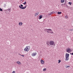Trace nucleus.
Wrapping results in <instances>:
<instances>
[{"instance_id": "obj_26", "label": "nucleus", "mask_w": 73, "mask_h": 73, "mask_svg": "<svg viewBox=\"0 0 73 73\" xmlns=\"http://www.w3.org/2000/svg\"><path fill=\"white\" fill-rule=\"evenodd\" d=\"M70 31H73V29H71L70 30Z\"/></svg>"}, {"instance_id": "obj_25", "label": "nucleus", "mask_w": 73, "mask_h": 73, "mask_svg": "<svg viewBox=\"0 0 73 73\" xmlns=\"http://www.w3.org/2000/svg\"><path fill=\"white\" fill-rule=\"evenodd\" d=\"M20 55H21V56H23V57H24V55H21L20 54Z\"/></svg>"}, {"instance_id": "obj_30", "label": "nucleus", "mask_w": 73, "mask_h": 73, "mask_svg": "<svg viewBox=\"0 0 73 73\" xmlns=\"http://www.w3.org/2000/svg\"><path fill=\"white\" fill-rule=\"evenodd\" d=\"M66 0L65 3L64 4V5H65V4L66 3Z\"/></svg>"}, {"instance_id": "obj_12", "label": "nucleus", "mask_w": 73, "mask_h": 73, "mask_svg": "<svg viewBox=\"0 0 73 73\" xmlns=\"http://www.w3.org/2000/svg\"><path fill=\"white\" fill-rule=\"evenodd\" d=\"M46 44H47V45H49V46H50V45H49V42L48 41H47L46 43Z\"/></svg>"}, {"instance_id": "obj_15", "label": "nucleus", "mask_w": 73, "mask_h": 73, "mask_svg": "<svg viewBox=\"0 0 73 73\" xmlns=\"http://www.w3.org/2000/svg\"><path fill=\"white\" fill-rule=\"evenodd\" d=\"M61 12H58V15H60V14H61Z\"/></svg>"}, {"instance_id": "obj_11", "label": "nucleus", "mask_w": 73, "mask_h": 73, "mask_svg": "<svg viewBox=\"0 0 73 73\" xmlns=\"http://www.w3.org/2000/svg\"><path fill=\"white\" fill-rule=\"evenodd\" d=\"M36 53H35L34 52L32 54V56H36Z\"/></svg>"}, {"instance_id": "obj_27", "label": "nucleus", "mask_w": 73, "mask_h": 73, "mask_svg": "<svg viewBox=\"0 0 73 73\" xmlns=\"http://www.w3.org/2000/svg\"><path fill=\"white\" fill-rule=\"evenodd\" d=\"M50 13L51 15H52V14H53V12H51V13Z\"/></svg>"}, {"instance_id": "obj_32", "label": "nucleus", "mask_w": 73, "mask_h": 73, "mask_svg": "<svg viewBox=\"0 0 73 73\" xmlns=\"http://www.w3.org/2000/svg\"><path fill=\"white\" fill-rule=\"evenodd\" d=\"M52 12H53V13H54V12L52 11Z\"/></svg>"}, {"instance_id": "obj_19", "label": "nucleus", "mask_w": 73, "mask_h": 73, "mask_svg": "<svg viewBox=\"0 0 73 73\" xmlns=\"http://www.w3.org/2000/svg\"><path fill=\"white\" fill-rule=\"evenodd\" d=\"M66 68H69V67H70V66H66Z\"/></svg>"}, {"instance_id": "obj_7", "label": "nucleus", "mask_w": 73, "mask_h": 73, "mask_svg": "<svg viewBox=\"0 0 73 73\" xmlns=\"http://www.w3.org/2000/svg\"><path fill=\"white\" fill-rule=\"evenodd\" d=\"M40 62L42 64H44V61H43L42 60H40Z\"/></svg>"}, {"instance_id": "obj_14", "label": "nucleus", "mask_w": 73, "mask_h": 73, "mask_svg": "<svg viewBox=\"0 0 73 73\" xmlns=\"http://www.w3.org/2000/svg\"><path fill=\"white\" fill-rule=\"evenodd\" d=\"M64 1H65V0H61V3H64Z\"/></svg>"}, {"instance_id": "obj_8", "label": "nucleus", "mask_w": 73, "mask_h": 73, "mask_svg": "<svg viewBox=\"0 0 73 73\" xmlns=\"http://www.w3.org/2000/svg\"><path fill=\"white\" fill-rule=\"evenodd\" d=\"M38 14H39V12H38L37 13H36L35 14V16H37L38 15Z\"/></svg>"}, {"instance_id": "obj_33", "label": "nucleus", "mask_w": 73, "mask_h": 73, "mask_svg": "<svg viewBox=\"0 0 73 73\" xmlns=\"http://www.w3.org/2000/svg\"><path fill=\"white\" fill-rule=\"evenodd\" d=\"M62 5H63V4H62V7H63V6Z\"/></svg>"}, {"instance_id": "obj_21", "label": "nucleus", "mask_w": 73, "mask_h": 73, "mask_svg": "<svg viewBox=\"0 0 73 73\" xmlns=\"http://www.w3.org/2000/svg\"><path fill=\"white\" fill-rule=\"evenodd\" d=\"M19 25H20V26H21V22L19 23Z\"/></svg>"}, {"instance_id": "obj_6", "label": "nucleus", "mask_w": 73, "mask_h": 73, "mask_svg": "<svg viewBox=\"0 0 73 73\" xmlns=\"http://www.w3.org/2000/svg\"><path fill=\"white\" fill-rule=\"evenodd\" d=\"M66 51L67 52H68V53H69V52H70L71 51V49L69 48H68L66 50Z\"/></svg>"}, {"instance_id": "obj_18", "label": "nucleus", "mask_w": 73, "mask_h": 73, "mask_svg": "<svg viewBox=\"0 0 73 73\" xmlns=\"http://www.w3.org/2000/svg\"><path fill=\"white\" fill-rule=\"evenodd\" d=\"M68 4H70V5H72V2H69L68 3Z\"/></svg>"}, {"instance_id": "obj_28", "label": "nucleus", "mask_w": 73, "mask_h": 73, "mask_svg": "<svg viewBox=\"0 0 73 73\" xmlns=\"http://www.w3.org/2000/svg\"><path fill=\"white\" fill-rule=\"evenodd\" d=\"M16 72L15 71H13L12 72V73H15Z\"/></svg>"}, {"instance_id": "obj_13", "label": "nucleus", "mask_w": 73, "mask_h": 73, "mask_svg": "<svg viewBox=\"0 0 73 73\" xmlns=\"http://www.w3.org/2000/svg\"><path fill=\"white\" fill-rule=\"evenodd\" d=\"M7 11L8 12H11V9H8L7 10Z\"/></svg>"}, {"instance_id": "obj_23", "label": "nucleus", "mask_w": 73, "mask_h": 73, "mask_svg": "<svg viewBox=\"0 0 73 73\" xmlns=\"http://www.w3.org/2000/svg\"><path fill=\"white\" fill-rule=\"evenodd\" d=\"M61 60H58V63H60V62H61Z\"/></svg>"}, {"instance_id": "obj_3", "label": "nucleus", "mask_w": 73, "mask_h": 73, "mask_svg": "<svg viewBox=\"0 0 73 73\" xmlns=\"http://www.w3.org/2000/svg\"><path fill=\"white\" fill-rule=\"evenodd\" d=\"M69 54L66 53V61H68L69 60Z\"/></svg>"}, {"instance_id": "obj_1", "label": "nucleus", "mask_w": 73, "mask_h": 73, "mask_svg": "<svg viewBox=\"0 0 73 73\" xmlns=\"http://www.w3.org/2000/svg\"><path fill=\"white\" fill-rule=\"evenodd\" d=\"M45 32H47L48 33H53V32L52 31V30L50 29H44Z\"/></svg>"}, {"instance_id": "obj_16", "label": "nucleus", "mask_w": 73, "mask_h": 73, "mask_svg": "<svg viewBox=\"0 0 73 73\" xmlns=\"http://www.w3.org/2000/svg\"><path fill=\"white\" fill-rule=\"evenodd\" d=\"M46 68H44L43 70V71H44V72H45V71H46Z\"/></svg>"}, {"instance_id": "obj_17", "label": "nucleus", "mask_w": 73, "mask_h": 73, "mask_svg": "<svg viewBox=\"0 0 73 73\" xmlns=\"http://www.w3.org/2000/svg\"><path fill=\"white\" fill-rule=\"evenodd\" d=\"M24 5H26L27 4V2H25L24 3H23Z\"/></svg>"}, {"instance_id": "obj_10", "label": "nucleus", "mask_w": 73, "mask_h": 73, "mask_svg": "<svg viewBox=\"0 0 73 73\" xmlns=\"http://www.w3.org/2000/svg\"><path fill=\"white\" fill-rule=\"evenodd\" d=\"M42 18V15H40L39 16V19H41Z\"/></svg>"}, {"instance_id": "obj_34", "label": "nucleus", "mask_w": 73, "mask_h": 73, "mask_svg": "<svg viewBox=\"0 0 73 73\" xmlns=\"http://www.w3.org/2000/svg\"><path fill=\"white\" fill-rule=\"evenodd\" d=\"M21 1H23V0H21Z\"/></svg>"}, {"instance_id": "obj_9", "label": "nucleus", "mask_w": 73, "mask_h": 73, "mask_svg": "<svg viewBox=\"0 0 73 73\" xmlns=\"http://www.w3.org/2000/svg\"><path fill=\"white\" fill-rule=\"evenodd\" d=\"M17 63L19 65H20L21 64V62H20V61L17 62Z\"/></svg>"}, {"instance_id": "obj_29", "label": "nucleus", "mask_w": 73, "mask_h": 73, "mask_svg": "<svg viewBox=\"0 0 73 73\" xmlns=\"http://www.w3.org/2000/svg\"><path fill=\"white\" fill-rule=\"evenodd\" d=\"M21 26L22 25H23V23H22V22H21Z\"/></svg>"}, {"instance_id": "obj_4", "label": "nucleus", "mask_w": 73, "mask_h": 73, "mask_svg": "<svg viewBox=\"0 0 73 73\" xmlns=\"http://www.w3.org/2000/svg\"><path fill=\"white\" fill-rule=\"evenodd\" d=\"M29 46H27L26 48L24 49V50L25 51H28L29 50Z\"/></svg>"}, {"instance_id": "obj_5", "label": "nucleus", "mask_w": 73, "mask_h": 73, "mask_svg": "<svg viewBox=\"0 0 73 73\" xmlns=\"http://www.w3.org/2000/svg\"><path fill=\"white\" fill-rule=\"evenodd\" d=\"M54 44V42L53 41H50L49 44L50 45H53Z\"/></svg>"}, {"instance_id": "obj_2", "label": "nucleus", "mask_w": 73, "mask_h": 73, "mask_svg": "<svg viewBox=\"0 0 73 73\" xmlns=\"http://www.w3.org/2000/svg\"><path fill=\"white\" fill-rule=\"evenodd\" d=\"M23 7V6L22 4H21V5L19 6V7L20 8L22 9H25L27 7L26 6H25L24 7Z\"/></svg>"}, {"instance_id": "obj_20", "label": "nucleus", "mask_w": 73, "mask_h": 73, "mask_svg": "<svg viewBox=\"0 0 73 73\" xmlns=\"http://www.w3.org/2000/svg\"><path fill=\"white\" fill-rule=\"evenodd\" d=\"M0 11H3V9H2L1 8H0Z\"/></svg>"}, {"instance_id": "obj_24", "label": "nucleus", "mask_w": 73, "mask_h": 73, "mask_svg": "<svg viewBox=\"0 0 73 73\" xmlns=\"http://www.w3.org/2000/svg\"><path fill=\"white\" fill-rule=\"evenodd\" d=\"M48 15H51V14H50V13H48Z\"/></svg>"}, {"instance_id": "obj_22", "label": "nucleus", "mask_w": 73, "mask_h": 73, "mask_svg": "<svg viewBox=\"0 0 73 73\" xmlns=\"http://www.w3.org/2000/svg\"><path fill=\"white\" fill-rule=\"evenodd\" d=\"M65 18H66V19H68V16H66L65 17Z\"/></svg>"}, {"instance_id": "obj_31", "label": "nucleus", "mask_w": 73, "mask_h": 73, "mask_svg": "<svg viewBox=\"0 0 73 73\" xmlns=\"http://www.w3.org/2000/svg\"><path fill=\"white\" fill-rule=\"evenodd\" d=\"M70 54H72V55H73V52L72 53H70Z\"/></svg>"}]
</instances>
